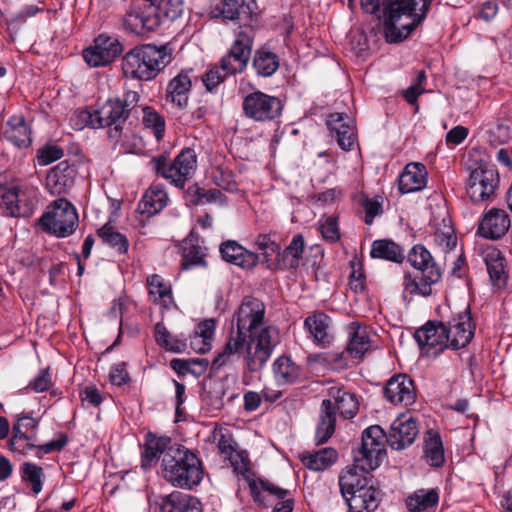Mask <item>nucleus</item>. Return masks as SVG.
<instances>
[{"label": "nucleus", "instance_id": "f257e3e1", "mask_svg": "<svg viewBox=\"0 0 512 512\" xmlns=\"http://www.w3.org/2000/svg\"><path fill=\"white\" fill-rule=\"evenodd\" d=\"M264 317V304L257 298L245 297L233 315L228 340L213 366L219 368L231 357L239 356L248 371H260L279 342L278 330L265 326Z\"/></svg>", "mask_w": 512, "mask_h": 512}, {"label": "nucleus", "instance_id": "f03ea898", "mask_svg": "<svg viewBox=\"0 0 512 512\" xmlns=\"http://www.w3.org/2000/svg\"><path fill=\"white\" fill-rule=\"evenodd\" d=\"M419 433L412 417L401 415L393 421L388 434L379 425H372L362 433V443L356 461L366 470L376 469L385 457L384 443L394 450L410 446Z\"/></svg>", "mask_w": 512, "mask_h": 512}, {"label": "nucleus", "instance_id": "7ed1b4c3", "mask_svg": "<svg viewBox=\"0 0 512 512\" xmlns=\"http://www.w3.org/2000/svg\"><path fill=\"white\" fill-rule=\"evenodd\" d=\"M474 336V326L467 312L459 314L449 321L428 322L415 332V340L428 355L437 357L444 349L458 350L467 346Z\"/></svg>", "mask_w": 512, "mask_h": 512}, {"label": "nucleus", "instance_id": "20e7f679", "mask_svg": "<svg viewBox=\"0 0 512 512\" xmlns=\"http://www.w3.org/2000/svg\"><path fill=\"white\" fill-rule=\"evenodd\" d=\"M160 468L163 478L181 489H194L204 477L203 463L197 453L178 443L162 457Z\"/></svg>", "mask_w": 512, "mask_h": 512}, {"label": "nucleus", "instance_id": "39448f33", "mask_svg": "<svg viewBox=\"0 0 512 512\" xmlns=\"http://www.w3.org/2000/svg\"><path fill=\"white\" fill-rule=\"evenodd\" d=\"M139 100L135 91H128L123 99H109L99 109L94 111L79 110L76 112L81 123H77L78 129L85 125L93 128H108V135L111 139L118 140L123 131V125L129 117L131 110Z\"/></svg>", "mask_w": 512, "mask_h": 512}, {"label": "nucleus", "instance_id": "423d86ee", "mask_svg": "<svg viewBox=\"0 0 512 512\" xmlns=\"http://www.w3.org/2000/svg\"><path fill=\"white\" fill-rule=\"evenodd\" d=\"M172 61V50L166 46L144 44L128 51L122 59L127 78L140 81L154 79Z\"/></svg>", "mask_w": 512, "mask_h": 512}, {"label": "nucleus", "instance_id": "0eeeda50", "mask_svg": "<svg viewBox=\"0 0 512 512\" xmlns=\"http://www.w3.org/2000/svg\"><path fill=\"white\" fill-rule=\"evenodd\" d=\"M408 262L416 269V273L406 272L403 277V298L408 295L428 297L432 294V286L442 277L441 268L434 261L430 251L421 244L411 248L407 256Z\"/></svg>", "mask_w": 512, "mask_h": 512}, {"label": "nucleus", "instance_id": "6e6552de", "mask_svg": "<svg viewBox=\"0 0 512 512\" xmlns=\"http://www.w3.org/2000/svg\"><path fill=\"white\" fill-rule=\"evenodd\" d=\"M401 0H361V8L369 14H376L380 7H383V30L389 43H398L406 39L413 31L406 13L400 9L404 8L399 4Z\"/></svg>", "mask_w": 512, "mask_h": 512}, {"label": "nucleus", "instance_id": "1a4fd4ad", "mask_svg": "<svg viewBox=\"0 0 512 512\" xmlns=\"http://www.w3.org/2000/svg\"><path fill=\"white\" fill-rule=\"evenodd\" d=\"M39 225L44 232L59 238L73 234L78 226V214L71 202L59 198L48 206L40 217Z\"/></svg>", "mask_w": 512, "mask_h": 512}, {"label": "nucleus", "instance_id": "9d476101", "mask_svg": "<svg viewBox=\"0 0 512 512\" xmlns=\"http://www.w3.org/2000/svg\"><path fill=\"white\" fill-rule=\"evenodd\" d=\"M38 204V189L27 183L0 187V208L7 216L29 217Z\"/></svg>", "mask_w": 512, "mask_h": 512}, {"label": "nucleus", "instance_id": "9b49d317", "mask_svg": "<svg viewBox=\"0 0 512 512\" xmlns=\"http://www.w3.org/2000/svg\"><path fill=\"white\" fill-rule=\"evenodd\" d=\"M152 163L157 173L170 180L176 187L183 188L187 179L196 170L197 155L192 148H184L169 165L163 156L153 159Z\"/></svg>", "mask_w": 512, "mask_h": 512}, {"label": "nucleus", "instance_id": "f8f14e48", "mask_svg": "<svg viewBox=\"0 0 512 512\" xmlns=\"http://www.w3.org/2000/svg\"><path fill=\"white\" fill-rule=\"evenodd\" d=\"M242 108L246 117L257 122H266L281 115L283 104L278 97L255 91L244 98Z\"/></svg>", "mask_w": 512, "mask_h": 512}, {"label": "nucleus", "instance_id": "ddd939ff", "mask_svg": "<svg viewBox=\"0 0 512 512\" xmlns=\"http://www.w3.org/2000/svg\"><path fill=\"white\" fill-rule=\"evenodd\" d=\"M162 24V17L154 6L130 5L121 18L122 28L137 36L155 31Z\"/></svg>", "mask_w": 512, "mask_h": 512}, {"label": "nucleus", "instance_id": "4468645a", "mask_svg": "<svg viewBox=\"0 0 512 512\" xmlns=\"http://www.w3.org/2000/svg\"><path fill=\"white\" fill-rule=\"evenodd\" d=\"M499 175L495 168L479 166L471 171L466 185V191L474 203L488 200L496 190Z\"/></svg>", "mask_w": 512, "mask_h": 512}, {"label": "nucleus", "instance_id": "2eb2a0df", "mask_svg": "<svg viewBox=\"0 0 512 512\" xmlns=\"http://www.w3.org/2000/svg\"><path fill=\"white\" fill-rule=\"evenodd\" d=\"M122 50V45L118 39L100 34L94 40V45L83 51V58L91 67L106 66L117 58Z\"/></svg>", "mask_w": 512, "mask_h": 512}, {"label": "nucleus", "instance_id": "dca6fc26", "mask_svg": "<svg viewBox=\"0 0 512 512\" xmlns=\"http://www.w3.org/2000/svg\"><path fill=\"white\" fill-rule=\"evenodd\" d=\"M249 489L253 500L262 505L263 507L271 506L269 499L263 494L268 492L274 495L277 499L281 500L274 506L273 512H292L293 511V499L290 497L289 490L280 488L262 479H251L249 480Z\"/></svg>", "mask_w": 512, "mask_h": 512}, {"label": "nucleus", "instance_id": "f3484780", "mask_svg": "<svg viewBox=\"0 0 512 512\" xmlns=\"http://www.w3.org/2000/svg\"><path fill=\"white\" fill-rule=\"evenodd\" d=\"M252 40L243 33L232 44L229 52L220 60L221 71L224 75H235L244 71L251 54Z\"/></svg>", "mask_w": 512, "mask_h": 512}, {"label": "nucleus", "instance_id": "a211bd4d", "mask_svg": "<svg viewBox=\"0 0 512 512\" xmlns=\"http://www.w3.org/2000/svg\"><path fill=\"white\" fill-rule=\"evenodd\" d=\"M326 125L342 150L350 151L358 145L356 128L345 113H331Z\"/></svg>", "mask_w": 512, "mask_h": 512}, {"label": "nucleus", "instance_id": "6ab92c4d", "mask_svg": "<svg viewBox=\"0 0 512 512\" xmlns=\"http://www.w3.org/2000/svg\"><path fill=\"white\" fill-rule=\"evenodd\" d=\"M384 396L394 405H412L416 398L413 380L406 374L393 376L384 387Z\"/></svg>", "mask_w": 512, "mask_h": 512}, {"label": "nucleus", "instance_id": "aec40b11", "mask_svg": "<svg viewBox=\"0 0 512 512\" xmlns=\"http://www.w3.org/2000/svg\"><path fill=\"white\" fill-rule=\"evenodd\" d=\"M76 175V166L64 160L49 171L46 185L52 194H64L74 185Z\"/></svg>", "mask_w": 512, "mask_h": 512}, {"label": "nucleus", "instance_id": "412c9836", "mask_svg": "<svg viewBox=\"0 0 512 512\" xmlns=\"http://www.w3.org/2000/svg\"><path fill=\"white\" fill-rule=\"evenodd\" d=\"M511 226L509 215L501 209H491L479 223L478 233L480 236L497 240L504 236Z\"/></svg>", "mask_w": 512, "mask_h": 512}, {"label": "nucleus", "instance_id": "4be33fe9", "mask_svg": "<svg viewBox=\"0 0 512 512\" xmlns=\"http://www.w3.org/2000/svg\"><path fill=\"white\" fill-rule=\"evenodd\" d=\"M219 251L223 260L247 270L253 269L260 261L257 253L247 250L234 240L223 242Z\"/></svg>", "mask_w": 512, "mask_h": 512}, {"label": "nucleus", "instance_id": "5701e85b", "mask_svg": "<svg viewBox=\"0 0 512 512\" xmlns=\"http://www.w3.org/2000/svg\"><path fill=\"white\" fill-rule=\"evenodd\" d=\"M359 455V451L354 456L355 464L353 466L347 467L339 476V486L340 491L343 498L346 496H351L354 492H358V490H362L363 488H373L374 485L370 484L368 478L364 476L361 472L369 473L371 470L363 469L356 461L357 456Z\"/></svg>", "mask_w": 512, "mask_h": 512}, {"label": "nucleus", "instance_id": "b1692460", "mask_svg": "<svg viewBox=\"0 0 512 512\" xmlns=\"http://www.w3.org/2000/svg\"><path fill=\"white\" fill-rule=\"evenodd\" d=\"M221 13L225 19L250 26L258 16V6L255 0H224Z\"/></svg>", "mask_w": 512, "mask_h": 512}, {"label": "nucleus", "instance_id": "393cba45", "mask_svg": "<svg viewBox=\"0 0 512 512\" xmlns=\"http://www.w3.org/2000/svg\"><path fill=\"white\" fill-rule=\"evenodd\" d=\"M174 446L171 438L167 436H156L152 433H148L146 436L145 447L141 455V466L147 470L156 463L160 458Z\"/></svg>", "mask_w": 512, "mask_h": 512}, {"label": "nucleus", "instance_id": "a878e982", "mask_svg": "<svg viewBox=\"0 0 512 512\" xmlns=\"http://www.w3.org/2000/svg\"><path fill=\"white\" fill-rule=\"evenodd\" d=\"M174 446L171 438L167 436H156L152 433H148L146 436L145 447L141 455V466L147 470L156 463L160 458Z\"/></svg>", "mask_w": 512, "mask_h": 512}, {"label": "nucleus", "instance_id": "bb28decb", "mask_svg": "<svg viewBox=\"0 0 512 512\" xmlns=\"http://www.w3.org/2000/svg\"><path fill=\"white\" fill-rule=\"evenodd\" d=\"M304 247L303 236L301 234L294 235L290 244L283 251L281 248L279 249L276 264L273 265L274 270H296L300 265Z\"/></svg>", "mask_w": 512, "mask_h": 512}, {"label": "nucleus", "instance_id": "cd10ccee", "mask_svg": "<svg viewBox=\"0 0 512 512\" xmlns=\"http://www.w3.org/2000/svg\"><path fill=\"white\" fill-rule=\"evenodd\" d=\"M427 169L421 163H409L399 177L401 193H411L422 190L427 183Z\"/></svg>", "mask_w": 512, "mask_h": 512}, {"label": "nucleus", "instance_id": "c85d7f7f", "mask_svg": "<svg viewBox=\"0 0 512 512\" xmlns=\"http://www.w3.org/2000/svg\"><path fill=\"white\" fill-rule=\"evenodd\" d=\"M336 408L331 399H324L320 406L319 422L315 432V441L317 445L326 443L333 433L336 426Z\"/></svg>", "mask_w": 512, "mask_h": 512}, {"label": "nucleus", "instance_id": "c756f323", "mask_svg": "<svg viewBox=\"0 0 512 512\" xmlns=\"http://www.w3.org/2000/svg\"><path fill=\"white\" fill-rule=\"evenodd\" d=\"M483 260L493 286L504 287L507 283V273L505 258L501 251L495 247H488L483 251Z\"/></svg>", "mask_w": 512, "mask_h": 512}, {"label": "nucleus", "instance_id": "7c9ffc66", "mask_svg": "<svg viewBox=\"0 0 512 512\" xmlns=\"http://www.w3.org/2000/svg\"><path fill=\"white\" fill-rule=\"evenodd\" d=\"M168 194L160 184H153L138 203L137 210L147 217L161 212L168 203Z\"/></svg>", "mask_w": 512, "mask_h": 512}, {"label": "nucleus", "instance_id": "2f4dec72", "mask_svg": "<svg viewBox=\"0 0 512 512\" xmlns=\"http://www.w3.org/2000/svg\"><path fill=\"white\" fill-rule=\"evenodd\" d=\"M192 70H183L175 76L167 86V100L179 108L187 105L189 99V92L192 87L191 78L189 73Z\"/></svg>", "mask_w": 512, "mask_h": 512}, {"label": "nucleus", "instance_id": "473e14b6", "mask_svg": "<svg viewBox=\"0 0 512 512\" xmlns=\"http://www.w3.org/2000/svg\"><path fill=\"white\" fill-rule=\"evenodd\" d=\"M162 512H202L198 498L180 491H174L164 497L161 504Z\"/></svg>", "mask_w": 512, "mask_h": 512}, {"label": "nucleus", "instance_id": "72a5a7b5", "mask_svg": "<svg viewBox=\"0 0 512 512\" xmlns=\"http://www.w3.org/2000/svg\"><path fill=\"white\" fill-rule=\"evenodd\" d=\"M329 399L334 403L336 412L344 419H352L359 410V401L355 394L344 389L331 387L329 389Z\"/></svg>", "mask_w": 512, "mask_h": 512}, {"label": "nucleus", "instance_id": "f704fd0d", "mask_svg": "<svg viewBox=\"0 0 512 512\" xmlns=\"http://www.w3.org/2000/svg\"><path fill=\"white\" fill-rule=\"evenodd\" d=\"M355 493L344 498L350 512H373L377 509L379 497L375 487L363 488Z\"/></svg>", "mask_w": 512, "mask_h": 512}, {"label": "nucleus", "instance_id": "c9c22d12", "mask_svg": "<svg viewBox=\"0 0 512 512\" xmlns=\"http://www.w3.org/2000/svg\"><path fill=\"white\" fill-rule=\"evenodd\" d=\"M273 374L280 385L294 384L300 380L302 369L290 357L280 356L273 363Z\"/></svg>", "mask_w": 512, "mask_h": 512}, {"label": "nucleus", "instance_id": "e433bc0d", "mask_svg": "<svg viewBox=\"0 0 512 512\" xmlns=\"http://www.w3.org/2000/svg\"><path fill=\"white\" fill-rule=\"evenodd\" d=\"M279 56L267 47H261L254 52L252 67L261 77H270L278 70Z\"/></svg>", "mask_w": 512, "mask_h": 512}, {"label": "nucleus", "instance_id": "4c0bfd02", "mask_svg": "<svg viewBox=\"0 0 512 512\" xmlns=\"http://www.w3.org/2000/svg\"><path fill=\"white\" fill-rule=\"evenodd\" d=\"M5 138L17 147H28L31 144V132L22 116H13L4 130Z\"/></svg>", "mask_w": 512, "mask_h": 512}, {"label": "nucleus", "instance_id": "58836bf2", "mask_svg": "<svg viewBox=\"0 0 512 512\" xmlns=\"http://www.w3.org/2000/svg\"><path fill=\"white\" fill-rule=\"evenodd\" d=\"M337 451L333 448H322L315 452L300 455L302 463L313 471H322L330 467L337 459Z\"/></svg>", "mask_w": 512, "mask_h": 512}, {"label": "nucleus", "instance_id": "ea45409f", "mask_svg": "<svg viewBox=\"0 0 512 512\" xmlns=\"http://www.w3.org/2000/svg\"><path fill=\"white\" fill-rule=\"evenodd\" d=\"M254 246L261 251L260 261L267 269L274 270L276 257L279 255L280 244L270 234H258L254 240Z\"/></svg>", "mask_w": 512, "mask_h": 512}, {"label": "nucleus", "instance_id": "a19ab883", "mask_svg": "<svg viewBox=\"0 0 512 512\" xmlns=\"http://www.w3.org/2000/svg\"><path fill=\"white\" fill-rule=\"evenodd\" d=\"M370 256L395 263H401L405 258L403 249L390 239L373 241Z\"/></svg>", "mask_w": 512, "mask_h": 512}, {"label": "nucleus", "instance_id": "79ce46f5", "mask_svg": "<svg viewBox=\"0 0 512 512\" xmlns=\"http://www.w3.org/2000/svg\"><path fill=\"white\" fill-rule=\"evenodd\" d=\"M329 321L330 318L326 314L318 313L308 316L304 322L314 340L322 346L329 344L332 339L328 333Z\"/></svg>", "mask_w": 512, "mask_h": 512}, {"label": "nucleus", "instance_id": "37998d69", "mask_svg": "<svg viewBox=\"0 0 512 512\" xmlns=\"http://www.w3.org/2000/svg\"><path fill=\"white\" fill-rule=\"evenodd\" d=\"M351 336L347 346V351L354 358H362L370 349V338L365 327H360L356 323L350 326Z\"/></svg>", "mask_w": 512, "mask_h": 512}, {"label": "nucleus", "instance_id": "c03bdc74", "mask_svg": "<svg viewBox=\"0 0 512 512\" xmlns=\"http://www.w3.org/2000/svg\"><path fill=\"white\" fill-rule=\"evenodd\" d=\"M147 286L149 289V296L155 303L161 304L163 307H168L172 302V291L169 284L157 274H153L147 278Z\"/></svg>", "mask_w": 512, "mask_h": 512}, {"label": "nucleus", "instance_id": "a18cd8bd", "mask_svg": "<svg viewBox=\"0 0 512 512\" xmlns=\"http://www.w3.org/2000/svg\"><path fill=\"white\" fill-rule=\"evenodd\" d=\"M432 0H401L399 4H403L404 8L400 9L406 12L403 15L408 16L410 25L413 30L416 29L426 18L430 9Z\"/></svg>", "mask_w": 512, "mask_h": 512}, {"label": "nucleus", "instance_id": "49530a36", "mask_svg": "<svg viewBox=\"0 0 512 512\" xmlns=\"http://www.w3.org/2000/svg\"><path fill=\"white\" fill-rule=\"evenodd\" d=\"M438 500V493L434 489H420L407 497L406 506L410 512H422L435 506Z\"/></svg>", "mask_w": 512, "mask_h": 512}, {"label": "nucleus", "instance_id": "de8ad7c7", "mask_svg": "<svg viewBox=\"0 0 512 512\" xmlns=\"http://www.w3.org/2000/svg\"><path fill=\"white\" fill-rule=\"evenodd\" d=\"M425 458L432 467H441L444 464V448L441 437L437 433L429 432L425 441Z\"/></svg>", "mask_w": 512, "mask_h": 512}, {"label": "nucleus", "instance_id": "09e8293b", "mask_svg": "<svg viewBox=\"0 0 512 512\" xmlns=\"http://www.w3.org/2000/svg\"><path fill=\"white\" fill-rule=\"evenodd\" d=\"M215 324V320L208 319L197 326L195 337L191 342L193 349L202 354L210 350V341L214 336Z\"/></svg>", "mask_w": 512, "mask_h": 512}, {"label": "nucleus", "instance_id": "8fccbe9b", "mask_svg": "<svg viewBox=\"0 0 512 512\" xmlns=\"http://www.w3.org/2000/svg\"><path fill=\"white\" fill-rule=\"evenodd\" d=\"M149 2L157 9L162 21L164 19L175 21L183 15L185 10L184 0H153Z\"/></svg>", "mask_w": 512, "mask_h": 512}, {"label": "nucleus", "instance_id": "3c124183", "mask_svg": "<svg viewBox=\"0 0 512 512\" xmlns=\"http://www.w3.org/2000/svg\"><path fill=\"white\" fill-rule=\"evenodd\" d=\"M21 478L28 483L34 494H39L43 488V468L31 462H24L20 467Z\"/></svg>", "mask_w": 512, "mask_h": 512}, {"label": "nucleus", "instance_id": "603ef678", "mask_svg": "<svg viewBox=\"0 0 512 512\" xmlns=\"http://www.w3.org/2000/svg\"><path fill=\"white\" fill-rule=\"evenodd\" d=\"M98 236L103 243L116 249L119 253H125L128 250L129 242L125 235L116 231L113 226L105 224L97 231Z\"/></svg>", "mask_w": 512, "mask_h": 512}, {"label": "nucleus", "instance_id": "864d4df0", "mask_svg": "<svg viewBox=\"0 0 512 512\" xmlns=\"http://www.w3.org/2000/svg\"><path fill=\"white\" fill-rule=\"evenodd\" d=\"M143 124L146 128L152 129L158 141L162 139L165 132V120L152 107L143 108Z\"/></svg>", "mask_w": 512, "mask_h": 512}, {"label": "nucleus", "instance_id": "5fc2aeb1", "mask_svg": "<svg viewBox=\"0 0 512 512\" xmlns=\"http://www.w3.org/2000/svg\"><path fill=\"white\" fill-rule=\"evenodd\" d=\"M21 428V423L17 420L12 428L13 435L9 440V447L12 451L23 453L25 450L32 449L35 445L30 443L31 438L22 432Z\"/></svg>", "mask_w": 512, "mask_h": 512}, {"label": "nucleus", "instance_id": "6e6d98bb", "mask_svg": "<svg viewBox=\"0 0 512 512\" xmlns=\"http://www.w3.org/2000/svg\"><path fill=\"white\" fill-rule=\"evenodd\" d=\"M426 73L419 71L412 84L403 92L405 100L410 104H416L417 98L425 92Z\"/></svg>", "mask_w": 512, "mask_h": 512}, {"label": "nucleus", "instance_id": "4d7b16f0", "mask_svg": "<svg viewBox=\"0 0 512 512\" xmlns=\"http://www.w3.org/2000/svg\"><path fill=\"white\" fill-rule=\"evenodd\" d=\"M205 264L204 253L198 245H188L183 250V260L181 263L182 268L188 269L191 266H198Z\"/></svg>", "mask_w": 512, "mask_h": 512}, {"label": "nucleus", "instance_id": "13d9d810", "mask_svg": "<svg viewBox=\"0 0 512 512\" xmlns=\"http://www.w3.org/2000/svg\"><path fill=\"white\" fill-rule=\"evenodd\" d=\"M434 239L435 242L445 251L454 249L457 244V238L450 226H445L444 229L437 230L435 232Z\"/></svg>", "mask_w": 512, "mask_h": 512}, {"label": "nucleus", "instance_id": "bf43d9fd", "mask_svg": "<svg viewBox=\"0 0 512 512\" xmlns=\"http://www.w3.org/2000/svg\"><path fill=\"white\" fill-rule=\"evenodd\" d=\"M320 232L323 238L330 242H336L340 239L337 219L333 216L326 217L320 222Z\"/></svg>", "mask_w": 512, "mask_h": 512}, {"label": "nucleus", "instance_id": "052dcab7", "mask_svg": "<svg viewBox=\"0 0 512 512\" xmlns=\"http://www.w3.org/2000/svg\"><path fill=\"white\" fill-rule=\"evenodd\" d=\"M63 149L56 145H48L38 150L37 158L40 165H48L63 156Z\"/></svg>", "mask_w": 512, "mask_h": 512}, {"label": "nucleus", "instance_id": "680f3d73", "mask_svg": "<svg viewBox=\"0 0 512 512\" xmlns=\"http://www.w3.org/2000/svg\"><path fill=\"white\" fill-rule=\"evenodd\" d=\"M68 438L65 434H60L55 440H52L46 444L35 446L36 457L41 458L43 455L50 454L54 451H61L67 444Z\"/></svg>", "mask_w": 512, "mask_h": 512}, {"label": "nucleus", "instance_id": "e2e57ef3", "mask_svg": "<svg viewBox=\"0 0 512 512\" xmlns=\"http://www.w3.org/2000/svg\"><path fill=\"white\" fill-rule=\"evenodd\" d=\"M191 364H198L201 366L202 370H205L208 361L206 359L193 360L192 362L183 359H172L170 361L171 368L179 375L195 373V371L191 369Z\"/></svg>", "mask_w": 512, "mask_h": 512}, {"label": "nucleus", "instance_id": "0e129e2a", "mask_svg": "<svg viewBox=\"0 0 512 512\" xmlns=\"http://www.w3.org/2000/svg\"><path fill=\"white\" fill-rule=\"evenodd\" d=\"M52 386L51 374L49 368L42 369L39 374L30 381L27 388L34 392L40 393L48 390Z\"/></svg>", "mask_w": 512, "mask_h": 512}, {"label": "nucleus", "instance_id": "69168bd1", "mask_svg": "<svg viewBox=\"0 0 512 512\" xmlns=\"http://www.w3.org/2000/svg\"><path fill=\"white\" fill-rule=\"evenodd\" d=\"M226 77L227 75H224V72L221 71L220 65L213 66L203 76V83L208 91H212L215 87L222 83Z\"/></svg>", "mask_w": 512, "mask_h": 512}, {"label": "nucleus", "instance_id": "338daca9", "mask_svg": "<svg viewBox=\"0 0 512 512\" xmlns=\"http://www.w3.org/2000/svg\"><path fill=\"white\" fill-rule=\"evenodd\" d=\"M110 382L113 385L121 386L130 381L128 372L126 371V363L121 362L112 366L109 374Z\"/></svg>", "mask_w": 512, "mask_h": 512}, {"label": "nucleus", "instance_id": "774afa93", "mask_svg": "<svg viewBox=\"0 0 512 512\" xmlns=\"http://www.w3.org/2000/svg\"><path fill=\"white\" fill-rule=\"evenodd\" d=\"M510 138L509 127L504 124H497L490 130V142L493 145L505 144Z\"/></svg>", "mask_w": 512, "mask_h": 512}]
</instances>
